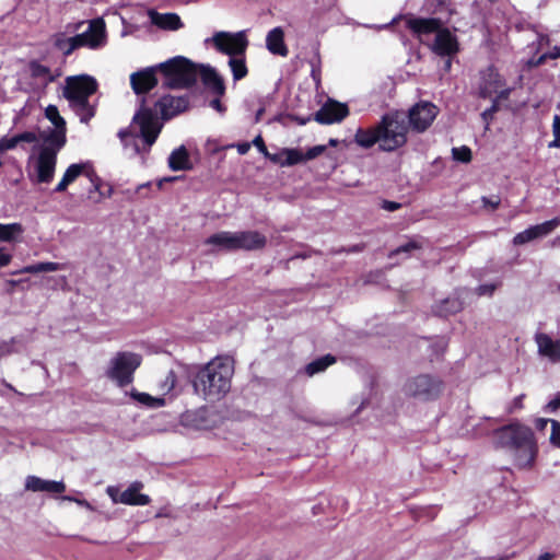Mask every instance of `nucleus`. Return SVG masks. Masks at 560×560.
Segmentation results:
<instances>
[{"label": "nucleus", "mask_w": 560, "mask_h": 560, "mask_svg": "<svg viewBox=\"0 0 560 560\" xmlns=\"http://www.w3.org/2000/svg\"><path fill=\"white\" fill-rule=\"evenodd\" d=\"M233 374V360L223 355L215 357L195 372L194 392L207 401H218L230 392Z\"/></svg>", "instance_id": "obj_1"}, {"label": "nucleus", "mask_w": 560, "mask_h": 560, "mask_svg": "<svg viewBox=\"0 0 560 560\" xmlns=\"http://www.w3.org/2000/svg\"><path fill=\"white\" fill-rule=\"evenodd\" d=\"M494 443L512 457L514 465L521 469L532 468L538 445L533 430L521 423L512 422L494 432Z\"/></svg>", "instance_id": "obj_2"}, {"label": "nucleus", "mask_w": 560, "mask_h": 560, "mask_svg": "<svg viewBox=\"0 0 560 560\" xmlns=\"http://www.w3.org/2000/svg\"><path fill=\"white\" fill-rule=\"evenodd\" d=\"M96 90L97 82L90 75L81 74L66 79L63 96L68 100L70 107L77 113L82 122H88L95 114L94 107L89 103V97Z\"/></svg>", "instance_id": "obj_3"}, {"label": "nucleus", "mask_w": 560, "mask_h": 560, "mask_svg": "<svg viewBox=\"0 0 560 560\" xmlns=\"http://www.w3.org/2000/svg\"><path fill=\"white\" fill-rule=\"evenodd\" d=\"M407 26L419 37L435 34L431 49L436 55L452 57L457 54L458 42L456 36L450 30L443 27L440 20L410 18L407 20Z\"/></svg>", "instance_id": "obj_4"}, {"label": "nucleus", "mask_w": 560, "mask_h": 560, "mask_svg": "<svg viewBox=\"0 0 560 560\" xmlns=\"http://www.w3.org/2000/svg\"><path fill=\"white\" fill-rule=\"evenodd\" d=\"M217 252L259 250L267 244V237L258 231H222L212 234L205 241Z\"/></svg>", "instance_id": "obj_5"}, {"label": "nucleus", "mask_w": 560, "mask_h": 560, "mask_svg": "<svg viewBox=\"0 0 560 560\" xmlns=\"http://www.w3.org/2000/svg\"><path fill=\"white\" fill-rule=\"evenodd\" d=\"M162 75V84L168 89H185L192 85L197 79V69L192 61L176 56L156 65Z\"/></svg>", "instance_id": "obj_6"}, {"label": "nucleus", "mask_w": 560, "mask_h": 560, "mask_svg": "<svg viewBox=\"0 0 560 560\" xmlns=\"http://www.w3.org/2000/svg\"><path fill=\"white\" fill-rule=\"evenodd\" d=\"M141 362L142 357L140 354L120 351L110 358L105 374L117 386L125 387L132 383L133 374Z\"/></svg>", "instance_id": "obj_7"}, {"label": "nucleus", "mask_w": 560, "mask_h": 560, "mask_svg": "<svg viewBox=\"0 0 560 560\" xmlns=\"http://www.w3.org/2000/svg\"><path fill=\"white\" fill-rule=\"evenodd\" d=\"M377 125L381 130L383 151H394L406 143L408 127L404 114L397 112L386 114Z\"/></svg>", "instance_id": "obj_8"}, {"label": "nucleus", "mask_w": 560, "mask_h": 560, "mask_svg": "<svg viewBox=\"0 0 560 560\" xmlns=\"http://www.w3.org/2000/svg\"><path fill=\"white\" fill-rule=\"evenodd\" d=\"M442 392V382L429 374L412 376L404 384V393L416 399L432 400Z\"/></svg>", "instance_id": "obj_9"}, {"label": "nucleus", "mask_w": 560, "mask_h": 560, "mask_svg": "<svg viewBox=\"0 0 560 560\" xmlns=\"http://www.w3.org/2000/svg\"><path fill=\"white\" fill-rule=\"evenodd\" d=\"M212 42L214 47L222 54L231 57L241 56L245 52L248 42L244 32L229 33L217 32L206 43Z\"/></svg>", "instance_id": "obj_10"}, {"label": "nucleus", "mask_w": 560, "mask_h": 560, "mask_svg": "<svg viewBox=\"0 0 560 560\" xmlns=\"http://www.w3.org/2000/svg\"><path fill=\"white\" fill-rule=\"evenodd\" d=\"M80 176H85L91 182L93 189L100 190V177L96 175L90 161L70 164L54 190L56 192L66 191L68 186L73 184Z\"/></svg>", "instance_id": "obj_11"}, {"label": "nucleus", "mask_w": 560, "mask_h": 560, "mask_svg": "<svg viewBox=\"0 0 560 560\" xmlns=\"http://www.w3.org/2000/svg\"><path fill=\"white\" fill-rule=\"evenodd\" d=\"M479 90L482 97L491 98L497 95L495 100L508 98L511 93V89L505 86L504 80L493 67L481 72Z\"/></svg>", "instance_id": "obj_12"}, {"label": "nucleus", "mask_w": 560, "mask_h": 560, "mask_svg": "<svg viewBox=\"0 0 560 560\" xmlns=\"http://www.w3.org/2000/svg\"><path fill=\"white\" fill-rule=\"evenodd\" d=\"M79 48L98 49L107 42L106 25L103 19H94L89 22L88 30L74 36Z\"/></svg>", "instance_id": "obj_13"}, {"label": "nucleus", "mask_w": 560, "mask_h": 560, "mask_svg": "<svg viewBox=\"0 0 560 560\" xmlns=\"http://www.w3.org/2000/svg\"><path fill=\"white\" fill-rule=\"evenodd\" d=\"M133 124L139 127L140 136L151 147L162 127L156 115L151 109L143 108L133 117Z\"/></svg>", "instance_id": "obj_14"}, {"label": "nucleus", "mask_w": 560, "mask_h": 560, "mask_svg": "<svg viewBox=\"0 0 560 560\" xmlns=\"http://www.w3.org/2000/svg\"><path fill=\"white\" fill-rule=\"evenodd\" d=\"M438 113L436 106L432 103H418L409 110V124L413 130L422 132L433 122Z\"/></svg>", "instance_id": "obj_15"}, {"label": "nucleus", "mask_w": 560, "mask_h": 560, "mask_svg": "<svg viewBox=\"0 0 560 560\" xmlns=\"http://www.w3.org/2000/svg\"><path fill=\"white\" fill-rule=\"evenodd\" d=\"M560 225V217L545 221L540 224L532 225L528 229L517 233L513 237V245L521 246L537 238L545 237L553 232Z\"/></svg>", "instance_id": "obj_16"}, {"label": "nucleus", "mask_w": 560, "mask_h": 560, "mask_svg": "<svg viewBox=\"0 0 560 560\" xmlns=\"http://www.w3.org/2000/svg\"><path fill=\"white\" fill-rule=\"evenodd\" d=\"M57 165V155L47 150H40L35 159L36 182L48 184L54 179Z\"/></svg>", "instance_id": "obj_17"}, {"label": "nucleus", "mask_w": 560, "mask_h": 560, "mask_svg": "<svg viewBox=\"0 0 560 560\" xmlns=\"http://www.w3.org/2000/svg\"><path fill=\"white\" fill-rule=\"evenodd\" d=\"M349 114V109L346 104L328 101L322 108L315 114V120L319 124L331 125L340 122Z\"/></svg>", "instance_id": "obj_18"}, {"label": "nucleus", "mask_w": 560, "mask_h": 560, "mask_svg": "<svg viewBox=\"0 0 560 560\" xmlns=\"http://www.w3.org/2000/svg\"><path fill=\"white\" fill-rule=\"evenodd\" d=\"M156 65L133 72L130 75V84L136 94H143L152 90L158 84Z\"/></svg>", "instance_id": "obj_19"}, {"label": "nucleus", "mask_w": 560, "mask_h": 560, "mask_svg": "<svg viewBox=\"0 0 560 560\" xmlns=\"http://www.w3.org/2000/svg\"><path fill=\"white\" fill-rule=\"evenodd\" d=\"M155 107L161 113L163 119H170L188 108V98L185 96L166 95L159 100Z\"/></svg>", "instance_id": "obj_20"}, {"label": "nucleus", "mask_w": 560, "mask_h": 560, "mask_svg": "<svg viewBox=\"0 0 560 560\" xmlns=\"http://www.w3.org/2000/svg\"><path fill=\"white\" fill-rule=\"evenodd\" d=\"M25 490L32 492L62 493L66 491L63 481L46 480L30 475L25 478Z\"/></svg>", "instance_id": "obj_21"}, {"label": "nucleus", "mask_w": 560, "mask_h": 560, "mask_svg": "<svg viewBox=\"0 0 560 560\" xmlns=\"http://www.w3.org/2000/svg\"><path fill=\"white\" fill-rule=\"evenodd\" d=\"M538 353L551 362L560 361V339H552L547 334H537L535 337Z\"/></svg>", "instance_id": "obj_22"}, {"label": "nucleus", "mask_w": 560, "mask_h": 560, "mask_svg": "<svg viewBox=\"0 0 560 560\" xmlns=\"http://www.w3.org/2000/svg\"><path fill=\"white\" fill-rule=\"evenodd\" d=\"M142 488L143 483L140 481L130 483V486L121 492L120 503L133 506L148 505L151 502V499L149 495L140 492Z\"/></svg>", "instance_id": "obj_23"}, {"label": "nucleus", "mask_w": 560, "mask_h": 560, "mask_svg": "<svg viewBox=\"0 0 560 560\" xmlns=\"http://www.w3.org/2000/svg\"><path fill=\"white\" fill-rule=\"evenodd\" d=\"M148 14L151 23L161 30L177 31L183 27L180 16L176 13H160L154 10H150Z\"/></svg>", "instance_id": "obj_24"}, {"label": "nucleus", "mask_w": 560, "mask_h": 560, "mask_svg": "<svg viewBox=\"0 0 560 560\" xmlns=\"http://www.w3.org/2000/svg\"><path fill=\"white\" fill-rule=\"evenodd\" d=\"M266 47L272 55L288 56L289 49L284 43V31L282 27H273L267 33Z\"/></svg>", "instance_id": "obj_25"}, {"label": "nucleus", "mask_w": 560, "mask_h": 560, "mask_svg": "<svg viewBox=\"0 0 560 560\" xmlns=\"http://www.w3.org/2000/svg\"><path fill=\"white\" fill-rule=\"evenodd\" d=\"M200 74L205 85H207L214 94L218 96L224 94V82L214 68L210 66H201Z\"/></svg>", "instance_id": "obj_26"}, {"label": "nucleus", "mask_w": 560, "mask_h": 560, "mask_svg": "<svg viewBox=\"0 0 560 560\" xmlns=\"http://www.w3.org/2000/svg\"><path fill=\"white\" fill-rule=\"evenodd\" d=\"M44 144L40 150H47L54 152V155H58V152L66 144V128H55L44 136Z\"/></svg>", "instance_id": "obj_27"}, {"label": "nucleus", "mask_w": 560, "mask_h": 560, "mask_svg": "<svg viewBox=\"0 0 560 560\" xmlns=\"http://www.w3.org/2000/svg\"><path fill=\"white\" fill-rule=\"evenodd\" d=\"M380 133L381 130L378 128V125L369 129L359 128L354 135V141L359 147L369 149L373 147L375 143L381 144Z\"/></svg>", "instance_id": "obj_28"}, {"label": "nucleus", "mask_w": 560, "mask_h": 560, "mask_svg": "<svg viewBox=\"0 0 560 560\" xmlns=\"http://www.w3.org/2000/svg\"><path fill=\"white\" fill-rule=\"evenodd\" d=\"M271 162L284 167L301 163L299 149H282L280 152L266 155Z\"/></svg>", "instance_id": "obj_29"}, {"label": "nucleus", "mask_w": 560, "mask_h": 560, "mask_svg": "<svg viewBox=\"0 0 560 560\" xmlns=\"http://www.w3.org/2000/svg\"><path fill=\"white\" fill-rule=\"evenodd\" d=\"M168 167L172 171H186L191 168L189 155L184 145L175 149L168 156Z\"/></svg>", "instance_id": "obj_30"}, {"label": "nucleus", "mask_w": 560, "mask_h": 560, "mask_svg": "<svg viewBox=\"0 0 560 560\" xmlns=\"http://www.w3.org/2000/svg\"><path fill=\"white\" fill-rule=\"evenodd\" d=\"M30 73L36 80L37 88H45L55 80L49 68L35 61L30 65Z\"/></svg>", "instance_id": "obj_31"}, {"label": "nucleus", "mask_w": 560, "mask_h": 560, "mask_svg": "<svg viewBox=\"0 0 560 560\" xmlns=\"http://www.w3.org/2000/svg\"><path fill=\"white\" fill-rule=\"evenodd\" d=\"M464 306L458 298H447L440 302L435 307V313L440 316H447L459 312Z\"/></svg>", "instance_id": "obj_32"}, {"label": "nucleus", "mask_w": 560, "mask_h": 560, "mask_svg": "<svg viewBox=\"0 0 560 560\" xmlns=\"http://www.w3.org/2000/svg\"><path fill=\"white\" fill-rule=\"evenodd\" d=\"M23 232L24 228L20 223H0V242H15Z\"/></svg>", "instance_id": "obj_33"}, {"label": "nucleus", "mask_w": 560, "mask_h": 560, "mask_svg": "<svg viewBox=\"0 0 560 560\" xmlns=\"http://www.w3.org/2000/svg\"><path fill=\"white\" fill-rule=\"evenodd\" d=\"M336 362L335 357L327 354L319 359H316L305 366V373L308 376H313L317 373L324 372L328 366Z\"/></svg>", "instance_id": "obj_34"}, {"label": "nucleus", "mask_w": 560, "mask_h": 560, "mask_svg": "<svg viewBox=\"0 0 560 560\" xmlns=\"http://www.w3.org/2000/svg\"><path fill=\"white\" fill-rule=\"evenodd\" d=\"M130 396L137 402L149 407V408H159L165 405V399L160 397H153L147 393H140L135 389L130 392Z\"/></svg>", "instance_id": "obj_35"}, {"label": "nucleus", "mask_w": 560, "mask_h": 560, "mask_svg": "<svg viewBox=\"0 0 560 560\" xmlns=\"http://www.w3.org/2000/svg\"><path fill=\"white\" fill-rule=\"evenodd\" d=\"M79 38L66 37L62 34H58L55 37L54 44L55 46L63 52V55L69 56L72 51L79 48L77 42Z\"/></svg>", "instance_id": "obj_36"}, {"label": "nucleus", "mask_w": 560, "mask_h": 560, "mask_svg": "<svg viewBox=\"0 0 560 560\" xmlns=\"http://www.w3.org/2000/svg\"><path fill=\"white\" fill-rule=\"evenodd\" d=\"M229 66L233 73L234 80H241L247 74V68L243 58L238 56L231 57Z\"/></svg>", "instance_id": "obj_37"}, {"label": "nucleus", "mask_w": 560, "mask_h": 560, "mask_svg": "<svg viewBox=\"0 0 560 560\" xmlns=\"http://www.w3.org/2000/svg\"><path fill=\"white\" fill-rule=\"evenodd\" d=\"M45 115L55 128H66L65 119L60 116L59 110L55 105H49L45 110Z\"/></svg>", "instance_id": "obj_38"}, {"label": "nucleus", "mask_w": 560, "mask_h": 560, "mask_svg": "<svg viewBox=\"0 0 560 560\" xmlns=\"http://www.w3.org/2000/svg\"><path fill=\"white\" fill-rule=\"evenodd\" d=\"M20 341L16 338H11L10 340L0 341V359L12 354L14 352H19L18 345Z\"/></svg>", "instance_id": "obj_39"}, {"label": "nucleus", "mask_w": 560, "mask_h": 560, "mask_svg": "<svg viewBox=\"0 0 560 560\" xmlns=\"http://www.w3.org/2000/svg\"><path fill=\"white\" fill-rule=\"evenodd\" d=\"M453 159L463 163H468L471 160V150L463 145L460 148L452 149Z\"/></svg>", "instance_id": "obj_40"}, {"label": "nucleus", "mask_w": 560, "mask_h": 560, "mask_svg": "<svg viewBox=\"0 0 560 560\" xmlns=\"http://www.w3.org/2000/svg\"><path fill=\"white\" fill-rule=\"evenodd\" d=\"M326 151V145H315L306 151V153H303L300 151L301 155V163L313 160L320 154H323Z\"/></svg>", "instance_id": "obj_41"}, {"label": "nucleus", "mask_w": 560, "mask_h": 560, "mask_svg": "<svg viewBox=\"0 0 560 560\" xmlns=\"http://www.w3.org/2000/svg\"><path fill=\"white\" fill-rule=\"evenodd\" d=\"M175 385H176V375L173 371H168L165 375L164 381L160 385V389L164 394H167L172 389H174Z\"/></svg>", "instance_id": "obj_42"}, {"label": "nucleus", "mask_w": 560, "mask_h": 560, "mask_svg": "<svg viewBox=\"0 0 560 560\" xmlns=\"http://www.w3.org/2000/svg\"><path fill=\"white\" fill-rule=\"evenodd\" d=\"M199 412L187 411L182 416V422L185 425L192 427L195 429H202L203 427L199 423H196V419Z\"/></svg>", "instance_id": "obj_43"}, {"label": "nucleus", "mask_w": 560, "mask_h": 560, "mask_svg": "<svg viewBox=\"0 0 560 560\" xmlns=\"http://www.w3.org/2000/svg\"><path fill=\"white\" fill-rule=\"evenodd\" d=\"M549 441L552 445L560 447V422L557 420L551 421V434Z\"/></svg>", "instance_id": "obj_44"}, {"label": "nucleus", "mask_w": 560, "mask_h": 560, "mask_svg": "<svg viewBox=\"0 0 560 560\" xmlns=\"http://www.w3.org/2000/svg\"><path fill=\"white\" fill-rule=\"evenodd\" d=\"M19 144L16 136L0 139V152L14 149Z\"/></svg>", "instance_id": "obj_45"}, {"label": "nucleus", "mask_w": 560, "mask_h": 560, "mask_svg": "<svg viewBox=\"0 0 560 560\" xmlns=\"http://www.w3.org/2000/svg\"><path fill=\"white\" fill-rule=\"evenodd\" d=\"M106 493L110 498L113 503H115V504L120 503L121 492H120L118 487H116V486H108L106 488Z\"/></svg>", "instance_id": "obj_46"}, {"label": "nucleus", "mask_w": 560, "mask_h": 560, "mask_svg": "<svg viewBox=\"0 0 560 560\" xmlns=\"http://www.w3.org/2000/svg\"><path fill=\"white\" fill-rule=\"evenodd\" d=\"M481 202L485 208H490L491 210H495L500 206V197L492 196V197H482Z\"/></svg>", "instance_id": "obj_47"}, {"label": "nucleus", "mask_w": 560, "mask_h": 560, "mask_svg": "<svg viewBox=\"0 0 560 560\" xmlns=\"http://www.w3.org/2000/svg\"><path fill=\"white\" fill-rule=\"evenodd\" d=\"M498 285L495 283H485V284L479 285L476 289V293L478 295H492V293L495 291Z\"/></svg>", "instance_id": "obj_48"}, {"label": "nucleus", "mask_w": 560, "mask_h": 560, "mask_svg": "<svg viewBox=\"0 0 560 560\" xmlns=\"http://www.w3.org/2000/svg\"><path fill=\"white\" fill-rule=\"evenodd\" d=\"M498 110V100H493V103L490 108L482 112L481 117L486 121L487 126L489 125V120L492 118L493 114Z\"/></svg>", "instance_id": "obj_49"}, {"label": "nucleus", "mask_w": 560, "mask_h": 560, "mask_svg": "<svg viewBox=\"0 0 560 560\" xmlns=\"http://www.w3.org/2000/svg\"><path fill=\"white\" fill-rule=\"evenodd\" d=\"M15 136L18 138L19 143H21V142L31 143V142H35L37 140L36 135L32 131H25V132L15 135Z\"/></svg>", "instance_id": "obj_50"}, {"label": "nucleus", "mask_w": 560, "mask_h": 560, "mask_svg": "<svg viewBox=\"0 0 560 560\" xmlns=\"http://www.w3.org/2000/svg\"><path fill=\"white\" fill-rule=\"evenodd\" d=\"M42 267L44 272H52L63 269L65 265L59 262L47 261L42 262Z\"/></svg>", "instance_id": "obj_51"}, {"label": "nucleus", "mask_w": 560, "mask_h": 560, "mask_svg": "<svg viewBox=\"0 0 560 560\" xmlns=\"http://www.w3.org/2000/svg\"><path fill=\"white\" fill-rule=\"evenodd\" d=\"M560 408V393L556 395L545 407L546 412H555Z\"/></svg>", "instance_id": "obj_52"}, {"label": "nucleus", "mask_w": 560, "mask_h": 560, "mask_svg": "<svg viewBox=\"0 0 560 560\" xmlns=\"http://www.w3.org/2000/svg\"><path fill=\"white\" fill-rule=\"evenodd\" d=\"M253 145H255L260 153H262L265 156L269 155V152L267 150V147L265 145L264 139L261 136H257L253 140Z\"/></svg>", "instance_id": "obj_53"}, {"label": "nucleus", "mask_w": 560, "mask_h": 560, "mask_svg": "<svg viewBox=\"0 0 560 560\" xmlns=\"http://www.w3.org/2000/svg\"><path fill=\"white\" fill-rule=\"evenodd\" d=\"M419 245L417 244V242L411 241L405 245L399 246L397 249H395L393 254L408 253L410 250L417 249Z\"/></svg>", "instance_id": "obj_54"}, {"label": "nucleus", "mask_w": 560, "mask_h": 560, "mask_svg": "<svg viewBox=\"0 0 560 560\" xmlns=\"http://www.w3.org/2000/svg\"><path fill=\"white\" fill-rule=\"evenodd\" d=\"M19 272L20 273H39V272H44V271H43L42 262H37V264H34V265L25 266Z\"/></svg>", "instance_id": "obj_55"}, {"label": "nucleus", "mask_w": 560, "mask_h": 560, "mask_svg": "<svg viewBox=\"0 0 560 560\" xmlns=\"http://www.w3.org/2000/svg\"><path fill=\"white\" fill-rule=\"evenodd\" d=\"M12 256L4 252L3 248L0 247V268L10 264Z\"/></svg>", "instance_id": "obj_56"}, {"label": "nucleus", "mask_w": 560, "mask_h": 560, "mask_svg": "<svg viewBox=\"0 0 560 560\" xmlns=\"http://www.w3.org/2000/svg\"><path fill=\"white\" fill-rule=\"evenodd\" d=\"M382 208L386 211H395L400 208V203L385 200L383 201Z\"/></svg>", "instance_id": "obj_57"}, {"label": "nucleus", "mask_w": 560, "mask_h": 560, "mask_svg": "<svg viewBox=\"0 0 560 560\" xmlns=\"http://www.w3.org/2000/svg\"><path fill=\"white\" fill-rule=\"evenodd\" d=\"M551 421H552V420H550V419L538 418V419H536V421H535V427H536V429H537V430L542 431V430H545V429H546V427H547V424H548V423H550V424H551Z\"/></svg>", "instance_id": "obj_58"}, {"label": "nucleus", "mask_w": 560, "mask_h": 560, "mask_svg": "<svg viewBox=\"0 0 560 560\" xmlns=\"http://www.w3.org/2000/svg\"><path fill=\"white\" fill-rule=\"evenodd\" d=\"M525 395H520L517 397L514 398L513 402H512V406L510 408V411H513L515 409H521L523 407V399H524Z\"/></svg>", "instance_id": "obj_59"}, {"label": "nucleus", "mask_w": 560, "mask_h": 560, "mask_svg": "<svg viewBox=\"0 0 560 560\" xmlns=\"http://www.w3.org/2000/svg\"><path fill=\"white\" fill-rule=\"evenodd\" d=\"M552 132L553 136H560V117L557 115L553 117Z\"/></svg>", "instance_id": "obj_60"}, {"label": "nucleus", "mask_w": 560, "mask_h": 560, "mask_svg": "<svg viewBox=\"0 0 560 560\" xmlns=\"http://www.w3.org/2000/svg\"><path fill=\"white\" fill-rule=\"evenodd\" d=\"M250 145H252V143H249V142L238 143V144L236 145V148H237V152H238L240 154L244 155V154H246V153L249 151Z\"/></svg>", "instance_id": "obj_61"}, {"label": "nucleus", "mask_w": 560, "mask_h": 560, "mask_svg": "<svg viewBox=\"0 0 560 560\" xmlns=\"http://www.w3.org/2000/svg\"><path fill=\"white\" fill-rule=\"evenodd\" d=\"M210 106L212 108H214L215 110H218L219 113H223L224 112V107L222 106L221 102L219 98H214L210 102Z\"/></svg>", "instance_id": "obj_62"}, {"label": "nucleus", "mask_w": 560, "mask_h": 560, "mask_svg": "<svg viewBox=\"0 0 560 560\" xmlns=\"http://www.w3.org/2000/svg\"><path fill=\"white\" fill-rule=\"evenodd\" d=\"M97 192H100V195L104 198H109L112 197L113 195V187L112 186H108L107 190L103 191L102 190V183L100 182V190H96Z\"/></svg>", "instance_id": "obj_63"}, {"label": "nucleus", "mask_w": 560, "mask_h": 560, "mask_svg": "<svg viewBox=\"0 0 560 560\" xmlns=\"http://www.w3.org/2000/svg\"><path fill=\"white\" fill-rule=\"evenodd\" d=\"M555 555L551 552H545L538 556L537 560H552Z\"/></svg>", "instance_id": "obj_64"}]
</instances>
